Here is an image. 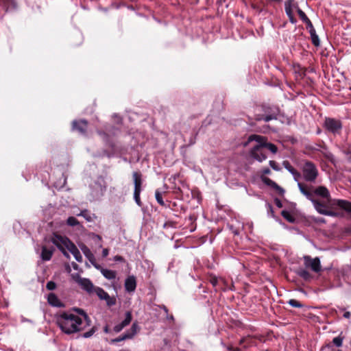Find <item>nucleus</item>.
I'll return each instance as SVG.
<instances>
[{"mask_svg": "<svg viewBox=\"0 0 351 351\" xmlns=\"http://www.w3.org/2000/svg\"><path fill=\"white\" fill-rule=\"evenodd\" d=\"M57 323L62 332L69 335L90 326L91 320L84 310L73 308L61 313L57 317Z\"/></svg>", "mask_w": 351, "mask_h": 351, "instance_id": "nucleus-1", "label": "nucleus"}, {"mask_svg": "<svg viewBox=\"0 0 351 351\" xmlns=\"http://www.w3.org/2000/svg\"><path fill=\"white\" fill-rule=\"evenodd\" d=\"M312 203L315 210L322 215L336 216L337 213L332 210L335 206L351 213V203L345 200H332L330 197L325 198L322 200H318L314 198Z\"/></svg>", "mask_w": 351, "mask_h": 351, "instance_id": "nucleus-2", "label": "nucleus"}, {"mask_svg": "<svg viewBox=\"0 0 351 351\" xmlns=\"http://www.w3.org/2000/svg\"><path fill=\"white\" fill-rule=\"evenodd\" d=\"M302 174L306 182H313L318 176V170L314 163L306 161L302 167Z\"/></svg>", "mask_w": 351, "mask_h": 351, "instance_id": "nucleus-3", "label": "nucleus"}, {"mask_svg": "<svg viewBox=\"0 0 351 351\" xmlns=\"http://www.w3.org/2000/svg\"><path fill=\"white\" fill-rule=\"evenodd\" d=\"M342 127V122L339 119L331 117H326L324 119V128L330 133L334 134H339Z\"/></svg>", "mask_w": 351, "mask_h": 351, "instance_id": "nucleus-4", "label": "nucleus"}, {"mask_svg": "<svg viewBox=\"0 0 351 351\" xmlns=\"http://www.w3.org/2000/svg\"><path fill=\"white\" fill-rule=\"evenodd\" d=\"M51 241L65 256H69V254L65 251V249H68L72 242L68 238L54 234L51 238Z\"/></svg>", "mask_w": 351, "mask_h": 351, "instance_id": "nucleus-5", "label": "nucleus"}, {"mask_svg": "<svg viewBox=\"0 0 351 351\" xmlns=\"http://www.w3.org/2000/svg\"><path fill=\"white\" fill-rule=\"evenodd\" d=\"M248 141H256L257 143H259L263 149L266 148L273 154L277 152V147L274 144L267 143V138L265 136L252 134L249 136Z\"/></svg>", "mask_w": 351, "mask_h": 351, "instance_id": "nucleus-6", "label": "nucleus"}, {"mask_svg": "<svg viewBox=\"0 0 351 351\" xmlns=\"http://www.w3.org/2000/svg\"><path fill=\"white\" fill-rule=\"evenodd\" d=\"M299 8L298 3L295 0H287L285 2V10L286 14L292 24H295L297 22L293 14V11L295 10L298 11Z\"/></svg>", "mask_w": 351, "mask_h": 351, "instance_id": "nucleus-7", "label": "nucleus"}, {"mask_svg": "<svg viewBox=\"0 0 351 351\" xmlns=\"http://www.w3.org/2000/svg\"><path fill=\"white\" fill-rule=\"evenodd\" d=\"M304 265L306 268H310L313 271L318 273L322 270L320 260L319 258H311L310 256L303 257Z\"/></svg>", "mask_w": 351, "mask_h": 351, "instance_id": "nucleus-8", "label": "nucleus"}, {"mask_svg": "<svg viewBox=\"0 0 351 351\" xmlns=\"http://www.w3.org/2000/svg\"><path fill=\"white\" fill-rule=\"evenodd\" d=\"M139 330H140V328H139V326H138L137 323L134 322L129 330L125 332L123 335H121L117 338L112 339L111 342L113 343H117V342H119L121 341H124L126 339H132L137 334V332L139 331Z\"/></svg>", "mask_w": 351, "mask_h": 351, "instance_id": "nucleus-9", "label": "nucleus"}, {"mask_svg": "<svg viewBox=\"0 0 351 351\" xmlns=\"http://www.w3.org/2000/svg\"><path fill=\"white\" fill-rule=\"evenodd\" d=\"M264 112H265V116L257 115L256 117V120L261 121L264 120L266 122H268L272 119H275L276 118V115L278 113V110L276 107H269V106H264Z\"/></svg>", "mask_w": 351, "mask_h": 351, "instance_id": "nucleus-10", "label": "nucleus"}, {"mask_svg": "<svg viewBox=\"0 0 351 351\" xmlns=\"http://www.w3.org/2000/svg\"><path fill=\"white\" fill-rule=\"evenodd\" d=\"M73 278L78 283L81 287L88 293L95 291V287L91 281L88 278H81L79 274L72 275Z\"/></svg>", "mask_w": 351, "mask_h": 351, "instance_id": "nucleus-11", "label": "nucleus"}, {"mask_svg": "<svg viewBox=\"0 0 351 351\" xmlns=\"http://www.w3.org/2000/svg\"><path fill=\"white\" fill-rule=\"evenodd\" d=\"M95 292L99 299L106 300L108 306H111L116 304V299L113 297H110L102 288L95 287Z\"/></svg>", "mask_w": 351, "mask_h": 351, "instance_id": "nucleus-12", "label": "nucleus"}, {"mask_svg": "<svg viewBox=\"0 0 351 351\" xmlns=\"http://www.w3.org/2000/svg\"><path fill=\"white\" fill-rule=\"evenodd\" d=\"M251 156L255 160L262 162L267 158V156L259 143H257L250 152Z\"/></svg>", "mask_w": 351, "mask_h": 351, "instance_id": "nucleus-13", "label": "nucleus"}, {"mask_svg": "<svg viewBox=\"0 0 351 351\" xmlns=\"http://www.w3.org/2000/svg\"><path fill=\"white\" fill-rule=\"evenodd\" d=\"M298 186L300 192L304 196H306L307 199H308L311 202L314 199V195L313 193L311 191V189H313V186H308L307 184L302 183L300 182H298Z\"/></svg>", "mask_w": 351, "mask_h": 351, "instance_id": "nucleus-14", "label": "nucleus"}, {"mask_svg": "<svg viewBox=\"0 0 351 351\" xmlns=\"http://www.w3.org/2000/svg\"><path fill=\"white\" fill-rule=\"evenodd\" d=\"M132 319V315L130 311H127L125 313V317L123 321L121 323L114 326L113 330L115 332H121L125 327L128 326Z\"/></svg>", "mask_w": 351, "mask_h": 351, "instance_id": "nucleus-15", "label": "nucleus"}, {"mask_svg": "<svg viewBox=\"0 0 351 351\" xmlns=\"http://www.w3.org/2000/svg\"><path fill=\"white\" fill-rule=\"evenodd\" d=\"M73 129L78 131L80 133L84 134L87 130L88 122L82 119L80 121H73Z\"/></svg>", "mask_w": 351, "mask_h": 351, "instance_id": "nucleus-16", "label": "nucleus"}, {"mask_svg": "<svg viewBox=\"0 0 351 351\" xmlns=\"http://www.w3.org/2000/svg\"><path fill=\"white\" fill-rule=\"evenodd\" d=\"M134 190V192H141L142 174L141 172L134 171L132 173Z\"/></svg>", "mask_w": 351, "mask_h": 351, "instance_id": "nucleus-17", "label": "nucleus"}, {"mask_svg": "<svg viewBox=\"0 0 351 351\" xmlns=\"http://www.w3.org/2000/svg\"><path fill=\"white\" fill-rule=\"evenodd\" d=\"M282 165L284 167L293 175L294 180L298 182H300L302 177L301 173L293 167L288 161H284Z\"/></svg>", "mask_w": 351, "mask_h": 351, "instance_id": "nucleus-18", "label": "nucleus"}, {"mask_svg": "<svg viewBox=\"0 0 351 351\" xmlns=\"http://www.w3.org/2000/svg\"><path fill=\"white\" fill-rule=\"evenodd\" d=\"M136 287V280L134 276H128L125 280V289L128 292H133Z\"/></svg>", "mask_w": 351, "mask_h": 351, "instance_id": "nucleus-19", "label": "nucleus"}, {"mask_svg": "<svg viewBox=\"0 0 351 351\" xmlns=\"http://www.w3.org/2000/svg\"><path fill=\"white\" fill-rule=\"evenodd\" d=\"M255 339H258L259 341H262V337L261 336H251L248 335L244 338H243L241 341V343H245V346H251L254 345L256 343L254 341Z\"/></svg>", "mask_w": 351, "mask_h": 351, "instance_id": "nucleus-20", "label": "nucleus"}, {"mask_svg": "<svg viewBox=\"0 0 351 351\" xmlns=\"http://www.w3.org/2000/svg\"><path fill=\"white\" fill-rule=\"evenodd\" d=\"M314 193L323 199L330 197V193L326 187L319 186L315 189Z\"/></svg>", "mask_w": 351, "mask_h": 351, "instance_id": "nucleus-21", "label": "nucleus"}, {"mask_svg": "<svg viewBox=\"0 0 351 351\" xmlns=\"http://www.w3.org/2000/svg\"><path fill=\"white\" fill-rule=\"evenodd\" d=\"M67 250L73 255L74 258L77 261H82V256L80 254V252L73 243L70 245L69 247Z\"/></svg>", "mask_w": 351, "mask_h": 351, "instance_id": "nucleus-22", "label": "nucleus"}, {"mask_svg": "<svg viewBox=\"0 0 351 351\" xmlns=\"http://www.w3.org/2000/svg\"><path fill=\"white\" fill-rule=\"evenodd\" d=\"M262 180L265 184L274 188V189L278 191L280 193H284V191H285L284 189L282 188H281L280 186H278L274 181L269 179V178L264 177L262 178Z\"/></svg>", "mask_w": 351, "mask_h": 351, "instance_id": "nucleus-23", "label": "nucleus"}, {"mask_svg": "<svg viewBox=\"0 0 351 351\" xmlns=\"http://www.w3.org/2000/svg\"><path fill=\"white\" fill-rule=\"evenodd\" d=\"M53 249H49L45 246L42 247L41 258L43 261H49L53 255Z\"/></svg>", "mask_w": 351, "mask_h": 351, "instance_id": "nucleus-24", "label": "nucleus"}, {"mask_svg": "<svg viewBox=\"0 0 351 351\" xmlns=\"http://www.w3.org/2000/svg\"><path fill=\"white\" fill-rule=\"evenodd\" d=\"M48 302L53 306L60 307L62 306V302L54 293L49 294Z\"/></svg>", "mask_w": 351, "mask_h": 351, "instance_id": "nucleus-25", "label": "nucleus"}, {"mask_svg": "<svg viewBox=\"0 0 351 351\" xmlns=\"http://www.w3.org/2000/svg\"><path fill=\"white\" fill-rule=\"evenodd\" d=\"M77 215L83 217L88 222L93 221L95 218V215L91 214L88 210H83Z\"/></svg>", "mask_w": 351, "mask_h": 351, "instance_id": "nucleus-26", "label": "nucleus"}, {"mask_svg": "<svg viewBox=\"0 0 351 351\" xmlns=\"http://www.w3.org/2000/svg\"><path fill=\"white\" fill-rule=\"evenodd\" d=\"M101 274L108 280H113L117 276L116 271L108 269H102Z\"/></svg>", "mask_w": 351, "mask_h": 351, "instance_id": "nucleus-27", "label": "nucleus"}, {"mask_svg": "<svg viewBox=\"0 0 351 351\" xmlns=\"http://www.w3.org/2000/svg\"><path fill=\"white\" fill-rule=\"evenodd\" d=\"M298 274L305 280H309L312 278L311 274L304 269H299Z\"/></svg>", "mask_w": 351, "mask_h": 351, "instance_id": "nucleus-28", "label": "nucleus"}, {"mask_svg": "<svg viewBox=\"0 0 351 351\" xmlns=\"http://www.w3.org/2000/svg\"><path fill=\"white\" fill-rule=\"evenodd\" d=\"M310 35H311L312 43L315 47H319L320 45V41H319L318 35L316 34V32L314 31V32H310Z\"/></svg>", "mask_w": 351, "mask_h": 351, "instance_id": "nucleus-29", "label": "nucleus"}, {"mask_svg": "<svg viewBox=\"0 0 351 351\" xmlns=\"http://www.w3.org/2000/svg\"><path fill=\"white\" fill-rule=\"evenodd\" d=\"M282 216L289 222L293 223L295 221V217L287 210H282L281 213Z\"/></svg>", "mask_w": 351, "mask_h": 351, "instance_id": "nucleus-30", "label": "nucleus"}, {"mask_svg": "<svg viewBox=\"0 0 351 351\" xmlns=\"http://www.w3.org/2000/svg\"><path fill=\"white\" fill-rule=\"evenodd\" d=\"M155 197H156L157 202L160 206H165V203L162 199V193L158 189L156 190V191H155Z\"/></svg>", "mask_w": 351, "mask_h": 351, "instance_id": "nucleus-31", "label": "nucleus"}, {"mask_svg": "<svg viewBox=\"0 0 351 351\" xmlns=\"http://www.w3.org/2000/svg\"><path fill=\"white\" fill-rule=\"evenodd\" d=\"M85 256L88 258V259L89 260V261L90 263H93L95 261V258L94 256V255L93 254V253L90 251V250L88 248H87L86 247H84V249H82Z\"/></svg>", "mask_w": 351, "mask_h": 351, "instance_id": "nucleus-32", "label": "nucleus"}, {"mask_svg": "<svg viewBox=\"0 0 351 351\" xmlns=\"http://www.w3.org/2000/svg\"><path fill=\"white\" fill-rule=\"evenodd\" d=\"M66 224L69 226H75L80 224L79 221L74 217H69L66 220Z\"/></svg>", "mask_w": 351, "mask_h": 351, "instance_id": "nucleus-33", "label": "nucleus"}, {"mask_svg": "<svg viewBox=\"0 0 351 351\" xmlns=\"http://www.w3.org/2000/svg\"><path fill=\"white\" fill-rule=\"evenodd\" d=\"M343 337H342L341 335H339L332 339V343L337 347H341L343 343Z\"/></svg>", "mask_w": 351, "mask_h": 351, "instance_id": "nucleus-34", "label": "nucleus"}, {"mask_svg": "<svg viewBox=\"0 0 351 351\" xmlns=\"http://www.w3.org/2000/svg\"><path fill=\"white\" fill-rule=\"evenodd\" d=\"M288 304L289 305H291V306L293 307H295V308H301L302 307V304L298 302V300H295V299H291L288 301Z\"/></svg>", "mask_w": 351, "mask_h": 351, "instance_id": "nucleus-35", "label": "nucleus"}, {"mask_svg": "<svg viewBox=\"0 0 351 351\" xmlns=\"http://www.w3.org/2000/svg\"><path fill=\"white\" fill-rule=\"evenodd\" d=\"M300 18L301 19V20L304 23L306 22L307 20H308L309 19L307 17V16L306 15V14L300 9L299 8L298 10L297 11Z\"/></svg>", "mask_w": 351, "mask_h": 351, "instance_id": "nucleus-36", "label": "nucleus"}, {"mask_svg": "<svg viewBox=\"0 0 351 351\" xmlns=\"http://www.w3.org/2000/svg\"><path fill=\"white\" fill-rule=\"evenodd\" d=\"M95 327H92L88 331L84 332L82 336L84 338L90 337L95 332Z\"/></svg>", "mask_w": 351, "mask_h": 351, "instance_id": "nucleus-37", "label": "nucleus"}, {"mask_svg": "<svg viewBox=\"0 0 351 351\" xmlns=\"http://www.w3.org/2000/svg\"><path fill=\"white\" fill-rule=\"evenodd\" d=\"M140 194H141V192H134V200L136 202V203L138 205V206H141L142 205V202L141 201V198H140Z\"/></svg>", "mask_w": 351, "mask_h": 351, "instance_id": "nucleus-38", "label": "nucleus"}, {"mask_svg": "<svg viewBox=\"0 0 351 351\" xmlns=\"http://www.w3.org/2000/svg\"><path fill=\"white\" fill-rule=\"evenodd\" d=\"M306 24V28L308 29L309 33L315 31L311 21L310 19L307 20L306 22H304Z\"/></svg>", "mask_w": 351, "mask_h": 351, "instance_id": "nucleus-39", "label": "nucleus"}, {"mask_svg": "<svg viewBox=\"0 0 351 351\" xmlns=\"http://www.w3.org/2000/svg\"><path fill=\"white\" fill-rule=\"evenodd\" d=\"M46 287L47 289L49 290H53L56 289V285L54 282L53 281H49L47 283V285H46Z\"/></svg>", "mask_w": 351, "mask_h": 351, "instance_id": "nucleus-40", "label": "nucleus"}, {"mask_svg": "<svg viewBox=\"0 0 351 351\" xmlns=\"http://www.w3.org/2000/svg\"><path fill=\"white\" fill-rule=\"evenodd\" d=\"M269 163L270 167L273 169H274L276 171H278L280 169V168L278 167V164L274 160H270Z\"/></svg>", "mask_w": 351, "mask_h": 351, "instance_id": "nucleus-41", "label": "nucleus"}, {"mask_svg": "<svg viewBox=\"0 0 351 351\" xmlns=\"http://www.w3.org/2000/svg\"><path fill=\"white\" fill-rule=\"evenodd\" d=\"M91 264L98 270H99L101 272V270L102 269H104V268H103L101 265H99V264H97L96 263V261H95L94 262L91 263Z\"/></svg>", "mask_w": 351, "mask_h": 351, "instance_id": "nucleus-42", "label": "nucleus"}, {"mask_svg": "<svg viewBox=\"0 0 351 351\" xmlns=\"http://www.w3.org/2000/svg\"><path fill=\"white\" fill-rule=\"evenodd\" d=\"M91 264L98 270H99L101 272V270L102 269H104V268H103L101 265H99V264H97L96 263V261H95L94 262L91 263Z\"/></svg>", "mask_w": 351, "mask_h": 351, "instance_id": "nucleus-43", "label": "nucleus"}, {"mask_svg": "<svg viewBox=\"0 0 351 351\" xmlns=\"http://www.w3.org/2000/svg\"><path fill=\"white\" fill-rule=\"evenodd\" d=\"M210 282L214 287H215L217 285L218 280L216 277H212L210 279Z\"/></svg>", "mask_w": 351, "mask_h": 351, "instance_id": "nucleus-44", "label": "nucleus"}, {"mask_svg": "<svg viewBox=\"0 0 351 351\" xmlns=\"http://www.w3.org/2000/svg\"><path fill=\"white\" fill-rule=\"evenodd\" d=\"M114 260L115 261H121V262H122V261H124V258H123L122 256H118V255H117V256H115L114 257Z\"/></svg>", "mask_w": 351, "mask_h": 351, "instance_id": "nucleus-45", "label": "nucleus"}, {"mask_svg": "<svg viewBox=\"0 0 351 351\" xmlns=\"http://www.w3.org/2000/svg\"><path fill=\"white\" fill-rule=\"evenodd\" d=\"M262 173L263 175L269 174L271 173V171L269 168H264L262 170Z\"/></svg>", "mask_w": 351, "mask_h": 351, "instance_id": "nucleus-46", "label": "nucleus"}, {"mask_svg": "<svg viewBox=\"0 0 351 351\" xmlns=\"http://www.w3.org/2000/svg\"><path fill=\"white\" fill-rule=\"evenodd\" d=\"M109 254V251L107 248H105L102 251V256L103 257H106Z\"/></svg>", "mask_w": 351, "mask_h": 351, "instance_id": "nucleus-47", "label": "nucleus"}, {"mask_svg": "<svg viewBox=\"0 0 351 351\" xmlns=\"http://www.w3.org/2000/svg\"><path fill=\"white\" fill-rule=\"evenodd\" d=\"M350 316H351V313H350V312H349V311H346V312H345V313H344V314H343V317H344L345 318H347V319L350 318Z\"/></svg>", "mask_w": 351, "mask_h": 351, "instance_id": "nucleus-48", "label": "nucleus"}, {"mask_svg": "<svg viewBox=\"0 0 351 351\" xmlns=\"http://www.w3.org/2000/svg\"><path fill=\"white\" fill-rule=\"evenodd\" d=\"M162 309H163V311L167 313H168V309L165 306V305H162L161 307H160Z\"/></svg>", "mask_w": 351, "mask_h": 351, "instance_id": "nucleus-49", "label": "nucleus"}, {"mask_svg": "<svg viewBox=\"0 0 351 351\" xmlns=\"http://www.w3.org/2000/svg\"><path fill=\"white\" fill-rule=\"evenodd\" d=\"M104 332L106 333H108L109 332V328H108V326H106L104 328Z\"/></svg>", "mask_w": 351, "mask_h": 351, "instance_id": "nucleus-50", "label": "nucleus"}, {"mask_svg": "<svg viewBox=\"0 0 351 351\" xmlns=\"http://www.w3.org/2000/svg\"><path fill=\"white\" fill-rule=\"evenodd\" d=\"M72 265H73V267L75 269H77V268H78V265H77L75 263H72Z\"/></svg>", "mask_w": 351, "mask_h": 351, "instance_id": "nucleus-51", "label": "nucleus"}, {"mask_svg": "<svg viewBox=\"0 0 351 351\" xmlns=\"http://www.w3.org/2000/svg\"><path fill=\"white\" fill-rule=\"evenodd\" d=\"M347 154L348 155V159L351 160V151H349L348 152H347Z\"/></svg>", "mask_w": 351, "mask_h": 351, "instance_id": "nucleus-52", "label": "nucleus"}, {"mask_svg": "<svg viewBox=\"0 0 351 351\" xmlns=\"http://www.w3.org/2000/svg\"><path fill=\"white\" fill-rule=\"evenodd\" d=\"M276 205L278 206V207H281L282 206V204L280 203V202L279 200L277 201L276 202Z\"/></svg>", "mask_w": 351, "mask_h": 351, "instance_id": "nucleus-53", "label": "nucleus"}, {"mask_svg": "<svg viewBox=\"0 0 351 351\" xmlns=\"http://www.w3.org/2000/svg\"><path fill=\"white\" fill-rule=\"evenodd\" d=\"M233 351H240L239 348L233 349Z\"/></svg>", "mask_w": 351, "mask_h": 351, "instance_id": "nucleus-54", "label": "nucleus"}, {"mask_svg": "<svg viewBox=\"0 0 351 351\" xmlns=\"http://www.w3.org/2000/svg\"><path fill=\"white\" fill-rule=\"evenodd\" d=\"M67 270H68V271H69V272H70V271H71V269H70V267H68V269H67Z\"/></svg>", "mask_w": 351, "mask_h": 351, "instance_id": "nucleus-55", "label": "nucleus"}, {"mask_svg": "<svg viewBox=\"0 0 351 351\" xmlns=\"http://www.w3.org/2000/svg\"><path fill=\"white\" fill-rule=\"evenodd\" d=\"M167 226V223H165L164 224V227H166Z\"/></svg>", "mask_w": 351, "mask_h": 351, "instance_id": "nucleus-56", "label": "nucleus"}]
</instances>
